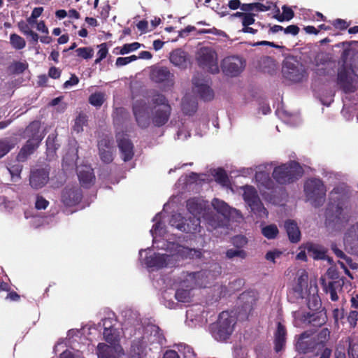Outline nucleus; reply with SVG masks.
I'll return each mask as SVG.
<instances>
[{"mask_svg":"<svg viewBox=\"0 0 358 358\" xmlns=\"http://www.w3.org/2000/svg\"><path fill=\"white\" fill-rule=\"evenodd\" d=\"M40 123L37 121L31 122L25 129L24 134L28 140L22 147L17 155L18 162H24L39 147L43 136L40 132Z\"/></svg>","mask_w":358,"mask_h":358,"instance_id":"obj_1","label":"nucleus"},{"mask_svg":"<svg viewBox=\"0 0 358 358\" xmlns=\"http://www.w3.org/2000/svg\"><path fill=\"white\" fill-rule=\"evenodd\" d=\"M237 319L232 312L222 311L217 322L210 326L212 336L217 341H227L232 334Z\"/></svg>","mask_w":358,"mask_h":358,"instance_id":"obj_2","label":"nucleus"},{"mask_svg":"<svg viewBox=\"0 0 358 358\" xmlns=\"http://www.w3.org/2000/svg\"><path fill=\"white\" fill-rule=\"evenodd\" d=\"M303 174V169L299 162L290 161L276 166L272 177L280 185L291 184L299 180Z\"/></svg>","mask_w":358,"mask_h":358,"instance_id":"obj_3","label":"nucleus"},{"mask_svg":"<svg viewBox=\"0 0 358 358\" xmlns=\"http://www.w3.org/2000/svg\"><path fill=\"white\" fill-rule=\"evenodd\" d=\"M187 209L193 215L185 222H182L177 225V228L183 232L194 234L200 227V215L206 209V204L203 201L197 198H192L187 201Z\"/></svg>","mask_w":358,"mask_h":358,"instance_id":"obj_4","label":"nucleus"},{"mask_svg":"<svg viewBox=\"0 0 358 358\" xmlns=\"http://www.w3.org/2000/svg\"><path fill=\"white\" fill-rule=\"evenodd\" d=\"M306 197L315 208L322 206L326 199L327 189L320 178H310L306 180L303 187Z\"/></svg>","mask_w":358,"mask_h":358,"instance_id":"obj_5","label":"nucleus"},{"mask_svg":"<svg viewBox=\"0 0 358 358\" xmlns=\"http://www.w3.org/2000/svg\"><path fill=\"white\" fill-rule=\"evenodd\" d=\"M197 64L202 69L216 74L220 72L217 54L211 47H201L196 55Z\"/></svg>","mask_w":358,"mask_h":358,"instance_id":"obj_6","label":"nucleus"},{"mask_svg":"<svg viewBox=\"0 0 358 358\" xmlns=\"http://www.w3.org/2000/svg\"><path fill=\"white\" fill-rule=\"evenodd\" d=\"M314 331H305L301 333L297 340L296 348L300 353H315L317 355L322 351L317 343L315 337H312Z\"/></svg>","mask_w":358,"mask_h":358,"instance_id":"obj_7","label":"nucleus"},{"mask_svg":"<svg viewBox=\"0 0 358 358\" xmlns=\"http://www.w3.org/2000/svg\"><path fill=\"white\" fill-rule=\"evenodd\" d=\"M245 60L238 56H229L221 62L223 73L229 77L238 76L245 67Z\"/></svg>","mask_w":358,"mask_h":358,"instance_id":"obj_8","label":"nucleus"},{"mask_svg":"<svg viewBox=\"0 0 358 358\" xmlns=\"http://www.w3.org/2000/svg\"><path fill=\"white\" fill-rule=\"evenodd\" d=\"M283 76L294 83H299L307 76L303 66L298 62L287 60L282 66Z\"/></svg>","mask_w":358,"mask_h":358,"instance_id":"obj_9","label":"nucleus"},{"mask_svg":"<svg viewBox=\"0 0 358 358\" xmlns=\"http://www.w3.org/2000/svg\"><path fill=\"white\" fill-rule=\"evenodd\" d=\"M83 198L80 188L66 187L62 192V202L66 206H74L79 203Z\"/></svg>","mask_w":358,"mask_h":358,"instance_id":"obj_10","label":"nucleus"},{"mask_svg":"<svg viewBox=\"0 0 358 358\" xmlns=\"http://www.w3.org/2000/svg\"><path fill=\"white\" fill-rule=\"evenodd\" d=\"M300 321L308 325L315 327H320L327 322V317L326 313L323 310L310 313H303L301 314Z\"/></svg>","mask_w":358,"mask_h":358,"instance_id":"obj_11","label":"nucleus"},{"mask_svg":"<svg viewBox=\"0 0 358 358\" xmlns=\"http://www.w3.org/2000/svg\"><path fill=\"white\" fill-rule=\"evenodd\" d=\"M49 180V171L45 169H38L31 172L29 184L33 189L43 187Z\"/></svg>","mask_w":358,"mask_h":358,"instance_id":"obj_12","label":"nucleus"},{"mask_svg":"<svg viewBox=\"0 0 358 358\" xmlns=\"http://www.w3.org/2000/svg\"><path fill=\"white\" fill-rule=\"evenodd\" d=\"M117 143L124 162H129L132 159L134 152V145L131 140L127 138L124 134H122L121 137L117 136Z\"/></svg>","mask_w":358,"mask_h":358,"instance_id":"obj_13","label":"nucleus"},{"mask_svg":"<svg viewBox=\"0 0 358 358\" xmlns=\"http://www.w3.org/2000/svg\"><path fill=\"white\" fill-rule=\"evenodd\" d=\"M171 113L170 105H165L163 108L155 109L152 115V122L155 127H160L164 125L169 120Z\"/></svg>","mask_w":358,"mask_h":358,"instance_id":"obj_14","label":"nucleus"},{"mask_svg":"<svg viewBox=\"0 0 358 358\" xmlns=\"http://www.w3.org/2000/svg\"><path fill=\"white\" fill-rule=\"evenodd\" d=\"M78 177L81 185L85 188H89L95 180L93 169L88 166H82L78 168Z\"/></svg>","mask_w":358,"mask_h":358,"instance_id":"obj_15","label":"nucleus"},{"mask_svg":"<svg viewBox=\"0 0 358 358\" xmlns=\"http://www.w3.org/2000/svg\"><path fill=\"white\" fill-rule=\"evenodd\" d=\"M238 301L241 306V309L245 313H250L256 303L257 297L254 291H247L240 294Z\"/></svg>","mask_w":358,"mask_h":358,"instance_id":"obj_16","label":"nucleus"},{"mask_svg":"<svg viewBox=\"0 0 358 358\" xmlns=\"http://www.w3.org/2000/svg\"><path fill=\"white\" fill-rule=\"evenodd\" d=\"M343 211V208L340 204L334 206L333 204L329 203L325 213L327 221L334 224L341 223L345 219Z\"/></svg>","mask_w":358,"mask_h":358,"instance_id":"obj_17","label":"nucleus"},{"mask_svg":"<svg viewBox=\"0 0 358 358\" xmlns=\"http://www.w3.org/2000/svg\"><path fill=\"white\" fill-rule=\"evenodd\" d=\"M345 246L352 254L358 255V222L349 230L345 238Z\"/></svg>","mask_w":358,"mask_h":358,"instance_id":"obj_18","label":"nucleus"},{"mask_svg":"<svg viewBox=\"0 0 358 358\" xmlns=\"http://www.w3.org/2000/svg\"><path fill=\"white\" fill-rule=\"evenodd\" d=\"M287 330L285 327L278 322L277 329L274 333V350L276 352L282 350L286 343Z\"/></svg>","mask_w":358,"mask_h":358,"instance_id":"obj_19","label":"nucleus"},{"mask_svg":"<svg viewBox=\"0 0 358 358\" xmlns=\"http://www.w3.org/2000/svg\"><path fill=\"white\" fill-rule=\"evenodd\" d=\"M169 258L170 256L166 254L154 253L152 255L145 258V264L149 268L160 269L167 266Z\"/></svg>","mask_w":358,"mask_h":358,"instance_id":"obj_20","label":"nucleus"},{"mask_svg":"<svg viewBox=\"0 0 358 358\" xmlns=\"http://www.w3.org/2000/svg\"><path fill=\"white\" fill-rule=\"evenodd\" d=\"M337 83L345 93L353 92L355 91L352 80L349 78L348 72L345 67L338 70Z\"/></svg>","mask_w":358,"mask_h":358,"instance_id":"obj_21","label":"nucleus"},{"mask_svg":"<svg viewBox=\"0 0 358 358\" xmlns=\"http://www.w3.org/2000/svg\"><path fill=\"white\" fill-rule=\"evenodd\" d=\"M304 249L307 254L314 259H325L327 250L322 245L313 243H306Z\"/></svg>","mask_w":358,"mask_h":358,"instance_id":"obj_22","label":"nucleus"},{"mask_svg":"<svg viewBox=\"0 0 358 358\" xmlns=\"http://www.w3.org/2000/svg\"><path fill=\"white\" fill-rule=\"evenodd\" d=\"M169 59L174 66L185 69L187 64V53L182 49H176L171 52Z\"/></svg>","mask_w":358,"mask_h":358,"instance_id":"obj_23","label":"nucleus"},{"mask_svg":"<svg viewBox=\"0 0 358 358\" xmlns=\"http://www.w3.org/2000/svg\"><path fill=\"white\" fill-rule=\"evenodd\" d=\"M285 227L289 240L293 243H298L301 239V231L296 222L288 220L285 222Z\"/></svg>","mask_w":358,"mask_h":358,"instance_id":"obj_24","label":"nucleus"},{"mask_svg":"<svg viewBox=\"0 0 358 358\" xmlns=\"http://www.w3.org/2000/svg\"><path fill=\"white\" fill-rule=\"evenodd\" d=\"M308 273L305 270L298 276L296 283L292 288L297 298H303V289L308 286Z\"/></svg>","mask_w":358,"mask_h":358,"instance_id":"obj_25","label":"nucleus"},{"mask_svg":"<svg viewBox=\"0 0 358 358\" xmlns=\"http://www.w3.org/2000/svg\"><path fill=\"white\" fill-rule=\"evenodd\" d=\"M170 76V71L166 67L155 68L152 70L150 74L151 79L158 83L168 80Z\"/></svg>","mask_w":358,"mask_h":358,"instance_id":"obj_26","label":"nucleus"},{"mask_svg":"<svg viewBox=\"0 0 358 358\" xmlns=\"http://www.w3.org/2000/svg\"><path fill=\"white\" fill-rule=\"evenodd\" d=\"M193 84L198 87V93L201 99L205 101H211L214 98L213 90L208 85L199 84L196 79H193Z\"/></svg>","mask_w":358,"mask_h":358,"instance_id":"obj_27","label":"nucleus"},{"mask_svg":"<svg viewBox=\"0 0 358 358\" xmlns=\"http://www.w3.org/2000/svg\"><path fill=\"white\" fill-rule=\"evenodd\" d=\"M212 206L217 213L222 214L224 217L230 216L231 208L224 201L218 199H214L212 201Z\"/></svg>","mask_w":358,"mask_h":358,"instance_id":"obj_28","label":"nucleus"},{"mask_svg":"<svg viewBox=\"0 0 358 358\" xmlns=\"http://www.w3.org/2000/svg\"><path fill=\"white\" fill-rule=\"evenodd\" d=\"M16 142L10 138H3L0 139V159L6 155L12 149L15 148Z\"/></svg>","mask_w":358,"mask_h":358,"instance_id":"obj_29","label":"nucleus"},{"mask_svg":"<svg viewBox=\"0 0 358 358\" xmlns=\"http://www.w3.org/2000/svg\"><path fill=\"white\" fill-rule=\"evenodd\" d=\"M243 197L248 206L255 201H258L259 199L257 190L251 186H246L245 187Z\"/></svg>","mask_w":358,"mask_h":358,"instance_id":"obj_30","label":"nucleus"},{"mask_svg":"<svg viewBox=\"0 0 358 358\" xmlns=\"http://www.w3.org/2000/svg\"><path fill=\"white\" fill-rule=\"evenodd\" d=\"M251 210L254 214H255L257 217L260 218L267 217L268 216V210L264 206L262 202L260 199H258V201H255L249 205Z\"/></svg>","mask_w":358,"mask_h":358,"instance_id":"obj_31","label":"nucleus"},{"mask_svg":"<svg viewBox=\"0 0 358 358\" xmlns=\"http://www.w3.org/2000/svg\"><path fill=\"white\" fill-rule=\"evenodd\" d=\"M148 331L150 332V336L154 337L152 343H157L160 345L163 344V341H165L162 330L157 325L152 324L148 327Z\"/></svg>","mask_w":358,"mask_h":358,"instance_id":"obj_32","label":"nucleus"},{"mask_svg":"<svg viewBox=\"0 0 358 358\" xmlns=\"http://www.w3.org/2000/svg\"><path fill=\"white\" fill-rule=\"evenodd\" d=\"M88 121V117L85 113H80L76 117L73 129L77 133L82 132L83 131V127L87 124Z\"/></svg>","mask_w":358,"mask_h":358,"instance_id":"obj_33","label":"nucleus"},{"mask_svg":"<svg viewBox=\"0 0 358 358\" xmlns=\"http://www.w3.org/2000/svg\"><path fill=\"white\" fill-rule=\"evenodd\" d=\"M330 338V331L327 328L322 329L317 335L316 337H315V340L317 341V344L319 345L321 350L323 351L327 342L329 341Z\"/></svg>","mask_w":358,"mask_h":358,"instance_id":"obj_34","label":"nucleus"},{"mask_svg":"<svg viewBox=\"0 0 358 358\" xmlns=\"http://www.w3.org/2000/svg\"><path fill=\"white\" fill-rule=\"evenodd\" d=\"M28 64L27 62H15L12 63L9 67L8 70L10 73L14 75H19L22 73L25 70L28 69Z\"/></svg>","mask_w":358,"mask_h":358,"instance_id":"obj_35","label":"nucleus"},{"mask_svg":"<svg viewBox=\"0 0 358 358\" xmlns=\"http://www.w3.org/2000/svg\"><path fill=\"white\" fill-rule=\"evenodd\" d=\"M279 231L275 224H269L262 229V234L268 239H274L278 234Z\"/></svg>","mask_w":358,"mask_h":358,"instance_id":"obj_36","label":"nucleus"},{"mask_svg":"<svg viewBox=\"0 0 358 358\" xmlns=\"http://www.w3.org/2000/svg\"><path fill=\"white\" fill-rule=\"evenodd\" d=\"M56 140L57 136L55 134H50L46 139L47 152L50 155H55L56 150L59 148Z\"/></svg>","mask_w":358,"mask_h":358,"instance_id":"obj_37","label":"nucleus"},{"mask_svg":"<svg viewBox=\"0 0 358 358\" xmlns=\"http://www.w3.org/2000/svg\"><path fill=\"white\" fill-rule=\"evenodd\" d=\"M10 44L16 50L23 49L26 45L25 40L16 34H12L10 36Z\"/></svg>","mask_w":358,"mask_h":358,"instance_id":"obj_38","label":"nucleus"},{"mask_svg":"<svg viewBox=\"0 0 358 358\" xmlns=\"http://www.w3.org/2000/svg\"><path fill=\"white\" fill-rule=\"evenodd\" d=\"M307 306L311 310H318L322 306L319 296L317 294L310 295L308 298Z\"/></svg>","mask_w":358,"mask_h":358,"instance_id":"obj_39","label":"nucleus"},{"mask_svg":"<svg viewBox=\"0 0 358 358\" xmlns=\"http://www.w3.org/2000/svg\"><path fill=\"white\" fill-rule=\"evenodd\" d=\"M255 178L257 181L261 182L266 188H270L272 185V181L268 173L264 171L257 172L255 174Z\"/></svg>","mask_w":358,"mask_h":358,"instance_id":"obj_40","label":"nucleus"},{"mask_svg":"<svg viewBox=\"0 0 358 358\" xmlns=\"http://www.w3.org/2000/svg\"><path fill=\"white\" fill-rule=\"evenodd\" d=\"M104 94L102 92L92 94L89 97V103L96 107H100L104 102Z\"/></svg>","mask_w":358,"mask_h":358,"instance_id":"obj_41","label":"nucleus"},{"mask_svg":"<svg viewBox=\"0 0 358 358\" xmlns=\"http://www.w3.org/2000/svg\"><path fill=\"white\" fill-rule=\"evenodd\" d=\"M152 103L155 105V109L163 108L165 105H170L166 96L159 93L152 97Z\"/></svg>","mask_w":358,"mask_h":358,"instance_id":"obj_42","label":"nucleus"},{"mask_svg":"<svg viewBox=\"0 0 358 358\" xmlns=\"http://www.w3.org/2000/svg\"><path fill=\"white\" fill-rule=\"evenodd\" d=\"M226 257L228 259H233L234 257H239L245 259L247 257V253L245 250L241 249L231 248L227 250Z\"/></svg>","mask_w":358,"mask_h":358,"instance_id":"obj_43","label":"nucleus"},{"mask_svg":"<svg viewBox=\"0 0 358 358\" xmlns=\"http://www.w3.org/2000/svg\"><path fill=\"white\" fill-rule=\"evenodd\" d=\"M214 177L215 181L221 185H224L228 182V176L225 170L222 168H219L215 171Z\"/></svg>","mask_w":358,"mask_h":358,"instance_id":"obj_44","label":"nucleus"},{"mask_svg":"<svg viewBox=\"0 0 358 358\" xmlns=\"http://www.w3.org/2000/svg\"><path fill=\"white\" fill-rule=\"evenodd\" d=\"M113 138L109 137L108 136H105L98 141V149L99 150H104V149L113 150Z\"/></svg>","mask_w":358,"mask_h":358,"instance_id":"obj_45","label":"nucleus"},{"mask_svg":"<svg viewBox=\"0 0 358 358\" xmlns=\"http://www.w3.org/2000/svg\"><path fill=\"white\" fill-rule=\"evenodd\" d=\"M77 55L83 59H91L94 55V50L90 47L79 48L76 50Z\"/></svg>","mask_w":358,"mask_h":358,"instance_id":"obj_46","label":"nucleus"},{"mask_svg":"<svg viewBox=\"0 0 358 358\" xmlns=\"http://www.w3.org/2000/svg\"><path fill=\"white\" fill-rule=\"evenodd\" d=\"M132 109L135 117L141 116L143 114H147L146 104L143 101H136L134 103Z\"/></svg>","mask_w":358,"mask_h":358,"instance_id":"obj_47","label":"nucleus"},{"mask_svg":"<svg viewBox=\"0 0 358 358\" xmlns=\"http://www.w3.org/2000/svg\"><path fill=\"white\" fill-rule=\"evenodd\" d=\"M99 155L101 160L105 164H110L113 160L112 150H99Z\"/></svg>","mask_w":358,"mask_h":358,"instance_id":"obj_48","label":"nucleus"},{"mask_svg":"<svg viewBox=\"0 0 358 358\" xmlns=\"http://www.w3.org/2000/svg\"><path fill=\"white\" fill-rule=\"evenodd\" d=\"M189 291L184 289H178L176 292L175 297L179 302H187L189 299Z\"/></svg>","mask_w":358,"mask_h":358,"instance_id":"obj_49","label":"nucleus"},{"mask_svg":"<svg viewBox=\"0 0 358 358\" xmlns=\"http://www.w3.org/2000/svg\"><path fill=\"white\" fill-rule=\"evenodd\" d=\"M10 174L13 180L19 179L20 178V173L22 171V165L17 163L16 164L11 165L9 168H8Z\"/></svg>","mask_w":358,"mask_h":358,"instance_id":"obj_50","label":"nucleus"},{"mask_svg":"<svg viewBox=\"0 0 358 358\" xmlns=\"http://www.w3.org/2000/svg\"><path fill=\"white\" fill-rule=\"evenodd\" d=\"M141 44L138 42L124 44L120 50V54L125 55L130 52L134 51L141 47Z\"/></svg>","mask_w":358,"mask_h":358,"instance_id":"obj_51","label":"nucleus"},{"mask_svg":"<svg viewBox=\"0 0 358 358\" xmlns=\"http://www.w3.org/2000/svg\"><path fill=\"white\" fill-rule=\"evenodd\" d=\"M336 282L335 281H330L329 282L327 286V292H329L330 294V298L331 301H336L338 299V296L336 290Z\"/></svg>","mask_w":358,"mask_h":358,"instance_id":"obj_52","label":"nucleus"},{"mask_svg":"<svg viewBox=\"0 0 358 358\" xmlns=\"http://www.w3.org/2000/svg\"><path fill=\"white\" fill-rule=\"evenodd\" d=\"M138 59L136 55H131L125 57H117L115 62L117 66H122L129 64L131 62L136 61Z\"/></svg>","mask_w":358,"mask_h":358,"instance_id":"obj_53","label":"nucleus"},{"mask_svg":"<svg viewBox=\"0 0 358 358\" xmlns=\"http://www.w3.org/2000/svg\"><path fill=\"white\" fill-rule=\"evenodd\" d=\"M348 355L350 358H358V343L349 342Z\"/></svg>","mask_w":358,"mask_h":358,"instance_id":"obj_54","label":"nucleus"},{"mask_svg":"<svg viewBox=\"0 0 358 358\" xmlns=\"http://www.w3.org/2000/svg\"><path fill=\"white\" fill-rule=\"evenodd\" d=\"M331 24L337 29L345 30L350 25V22H348L345 20L338 18L333 20L331 22Z\"/></svg>","mask_w":358,"mask_h":358,"instance_id":"obj_55","label":"nucleus"},{"mask_svg":"<svg viewBox=\"0 0 358 358\" xmlns=\"http://www.w3.org/2000/svg\"><path fill=\"white\" fill-rule=\"evenodd\" d=\"M49 205V201L41 195L36 196L35 208L37 210H45Z\"/></svg>","mask_w":358,"mask_h":358,"instance_id":"obj_56","label":"nucleus"},{"mask_svg":"<svg viewBox=\"0 0 358 358\" xmlns=\"http://www.w3.org/2000/svg\"><path fill=\"white\" fill-rule=\"evenodd\" d=\"M138 125L143 128H147L150 124V119L147 114L141 115V116L135 117Z\"/></svg>","mask_w":358,"mask_h":358,"instance_id":"obj_57","label":"nucleus"},{"mask_svg":"<svg viewBox=\"0 0 358 358\" xmlns=\"http://www.w3.org/2000/svg\"><path fill=\"white\" fill-rule=\"evenodd\" d=\"M103 338L107 343L111 345L114 344L116 341L115 337L114 334L112 333V329L109 328H104Z\"/></svg>","mask_w":358,"mask_h":358,"instance_id":"obj_58","label":"nucleus"},{"mask_svg":"<svg viewBox=\"0 0 358 358\" xmlns=\"http://www.w3.org/2000/svg\"><path fill=\"white\" fill-rule=\"evenodd\" d=\"M282 255V252L278 250H271L266 252L265 258L266 260L275 263V259L279 258Z\"/></svg>","mask_w":358,"mask_h":358,"instance_id":"obj_59","label":"nucleus"},{"mask_svg":"<svg viewBox=\"0 0 358 358\" xmlns=\"http://www.w3.org/2000/svg\"><path fill=\"white\" fill-rule=\"evenodd\" d=\"M347 320L350 324V327H355L358 320V311L351 310L347 317Z\"/></svg>","mask_w":358,"mask_h":358,"instance_id":"obj_60","label":"nucleus"},{"mask_svg":"<svg viewBox=\"0 0 358 358\" xmlns=\"http://www.w3.org/2000/svg\"><path fill=\"white\" fill-rule=\"evenodd\" d=\"M282 13L285 21H289L294 17V13L290 7L284 5L282 7Z\"/></svg>","mask_w":358,"mask_h":358,"instance_id":"obj_61","label":"nucleus"},{"mask_svg":"<svg viewBox=\"0 0 358 358\" xmlns=\"http://www.w3.org/2000/svg\"><path fill=\"white\" fill-rule=\"evenodd\" d=\"M255 14L251 13H246L242 20L243 27H248L255 23Z\"/></svg>","mask_w":358,"mask_h":358,"instance_id":"obj_62","label":"nucleus"},{"mask_svg":"<svg viewBox=\"0 0 358 358\" xmlns=\"http://www.w3.org/2000/svg\"><path fill=\"white\" fill-rule=\"evenodd\" d=\"M245 285V280L243 278H238L230 283V287L234 291H238Z\"/></svg>","mask_w":358,"mask_h":358,"instance_id":"obj_63","label":"nucleus"},{"mask_svg":"<svg viewBox=\"0 0 358 358\" xmlns=\"http://www.w3.org/2000/svg\"><path fill=\"white\" fill-rule=\"evenodd\" d=\"M300 31L299 27L295 24H291L284 28L283 31L285 34H292L293 36H296Z\"/></svg>","mask_w":358,"mask_h":358,"instance_id":"obj_64","label":"nucleus"}]
</instances>
